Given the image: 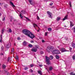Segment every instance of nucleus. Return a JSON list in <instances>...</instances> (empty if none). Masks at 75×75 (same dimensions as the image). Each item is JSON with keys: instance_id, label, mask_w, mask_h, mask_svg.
I'll use <instances>...</instances> for the list:
<instances>
[{"instance_id": "nucleus-1", "label": "nucleus", "mask_w": 75, "mask_h": 75, "mask_svg": "<svg viewBox=\"0 0 75 75\" xmlns=\"http://www.w3.org/2000/svg\"><path fill=\"white\" fill-rule=\"evenodd\" d=\"M23 33L26 35L28 36V37H29L30 38H31L32 39H33L35 37V36H34V34H32V33L30 32V31L27 30L25 29L23 30Z\"/></svg>"}, {"instance_id": "nucleus-2", "label": "nucleus", "mask_w": 75, "mask_h": 75, "mask_svg": "<svg viewBox=\"0 0 75 75\" xmlns=\"http://www.w3.org/2000/svg\"><path fill=\"white\" fill-rule=\"evenodd\" d=\"M53 50H54V47L51 46H49L47 47V48L46 49V51L50 53Z\"/></svg>"}, {"instance_id": "nucleus-3", "label": "nucleus", "mask_w": 75, "mask_h": 75, "mask_svg": "<svg viewBox=\"0 0 75 75\" xmlns=\"http://www.w3.org/2000/svg\"><path fill=\"white\" fill-rule=\"evenodd\" d=\"M45 59L46 62L47 64V65H50V64H51V62H50V58L46 56L45 57Z\"/></svg>"}, {"instance_id": "nucleus-4", "label": "nucleus", "mask_w": 75, "mask_h": 75, "mask_svg": "<svg viewBox=\"0 0 75 75\" xmlns=\"http://www.w3.org/2000/svg\"><path fill=\"white\" fill-rule=\"evenodd\" d=\"M52 52L53 54H60V52L58 50H55L52 51Z\"/></svg>"}, {"instance_id": "nucleus-5", "label": "nucleus", "mask_w": 75, "mask_h": 75, "mask_svg": "<svg viewBox=\"0 0 75 75\" xmlns=\"http://www.w3.org/2000/svg\"><path fill=\"white\" fill-rule=\"evenodd\" d=\"M47 14L48 15V17H49L51 18H52V13L49 11H47Z\"/></svg>"}, {"instance_id": "nucleus-6", "label": "nucleus", "mask_w": 75, "mask_h": 75, "mask_svg": "<svg viewBox=\"0 0 75 75\" xmlns=\"http://www.w3.org/2000/svg\"><path fill=\"white\" fill-rule=\"evenodd\" d=\"M60 51H61L62 52H68L69 51L66 50L64 48H62L60 49Z\"/></svg>"}, {"instance_id": "nucleus-7", "label": "nucleus", "mask_w": 75, "mask_h": 75, "mask_svg": "<svg viewBox=\"0 0 75 75\" xmlns=\"http://www.w3.org/2000/svg\"><path fill=\"white\" fill-rule=\"evenodd\" d=\"M31 51H32L33 52H37V50L36 49V48L35 47H33Z\"/></svg>"}, {"instance_id": "nucleus-8", "label": "nucleus", "mask_w": 75, "mask_h": 75, "mask_svg": "<svg viewBox=\"0 0 75 75\" xmlns=\"http://www.w3.org/2000/svg\"><path fill=\"white\" fill-rule=\"evenodd\" d=\"M11 43L10 42L7 45H6V48H9V47H11Z\"/></svg>"}, {"instance_id": "nucleus-9", "label": "nucleus", "mask_w": 75, "mask_h": 75, "mask_svg": "<svg viewBox=\"0 0 75 75\" xmlns=\"http://www.w3.org/2000/svg\"><path fill=\"white\" fill-rule=\"evenodd\" d=\"M70 27L71 28V27L74 26V23H72V21H70Z\"/></svg>"}, {"instance_id": "nucleus-10", "label": "nucleus", "mask_w": 75, "mask_h": 75, "mask_svg": "<svg viewBox=\"0 0 75 75\" xmlns=\"http://www.w3.org/2000/svg\"><path fill=\"white\" fill-rule=\"evenodd\" d=\"M10 3L12 5V7H16V6L14 5V4H13V2H12V1H10Z\"/></svg>"}, {"instance_id": "nucleus-11", "label": "nucleus", "mask_w": 75, "mask_h": 75, "mask_svg": "<svg viewBox=\"0 0 75 75\" xmlns=\"http://www.w3.org/2000/svg\"><path fill=\"white\" fill-rule=\"evenodd\" d=\"M67 18H68V15L66 16L63 20L64 21V20H67Z\"/></svg>"}, {"instance_id": "nucleus-12", "label": "nucleus", "mask_w": 75, "mask_h": 75, "mask_svg": "<svg viewBox=\"0 0 75 75\" xmlns=\"http://www.w3.org/2000/svg\"><path fill=\"white\" fill-rule=\"evenodd\" d=\"M6 66L4 64H3L2 65V68L4 69H6Z\"/></svg>"}, {"instance_id": "nucleus-13", "label": "nucleus", "mask_w": 75, "mask_h": 75, "mask_svg": "<svg viewBox=\"0 0 75 75\" xmlns=\"http://www.w3.org/2000/svg\"><path fill=\"white\" fill-rule=\"evenodd\" d=\"M28 1L29 2L30 4L33 5V0H28Z\"/></svg>"}, {"instance_id": "nucleus-14", "label": "nucleus", "mask_w": 75, "mask_h": 75, "mask_svg": "<svg viewBox=\"0 0 75 75\" xmlns=\"http://www.w3.org/2000/svg\"><path fill=\"white\" fill-rule=\"evenodd\" d=\"M55 57H56V59H59V55H56Z\"/></svg>"}, {"instance_id": "nucleus-15", "label": "nucleus", "mask_w": 75, "mask_h": 75, "mask_svg": "<svg viewBox=\"0 0 75 75\" xmlns=\"http://www.w3.org/2000/svg\"><path fill=\"white\" fill-rule=\"evenodd\" d=\"M25 11L22 10L21 11V14H25Z\"/></svg>"}, {"instance_id": "nucleus-16", "label": "nucleus", "mask_w": 75, "mask_h": 75, "mask_svg": "<svg viewBox=\"0 0 75 75\" xmlns=\"http://www.w3.org/2000/svg\"><path fill=\"white\" fill-rule=\"evenodd\" d=\"M53 56H52V55H51L49 57L50 59L51 60H52V59H53Z\"/></svg>"}, {"instance_id": "nucleus-17", "label": "nucleus", "mask_w": 75, "mask_h": 75, "mask_svg": "<svg viewBox=\"0 0 75 75\" xmlns=\"http://www.w3.org/2000/svg\"><path fill=\"white\" fill-rule=\"evenodd\" d=\"M1 40H0V42L2 43V39H3V38L2 37V35H1Z\"/></svg>"}, {"instance_id": "nucleus-18", "label": "nucleus", "mask_w": 75, "mask_h": 75, "mask_svg": "<svg viewBox=\"0 0 75 75\" xmlns=\"http://www.w3.org/2000/svg\"><path fill=\"white\" fill-rule=\"evenodd\" d=\"M4 51H1V55H4Z\"/></svg>"}, {"instance_id": "nucleus-19", "label": "nucleus", "mask_w": 75, "mask_h": 75, "mask_svg": "<svg viewBox=\"0 0 75 75\" xmlns=\"http://www.w3.org/2000/svg\"><path fill=\"white\" fill-rule=\"evenodd\" d=\"M28 46L29 48H32V47H33V45L31 44H29Z\"/></svg>"}, {"instance_id": "nucleus-20", "label": "nucleus", "mask_w": 75, "mask_h": 75, "mask_svg": "<svg viewBox=\"0 0 75 75\" xmlns=\"http://www.w3.org/2000/svg\"><path fill=\"white\" fill-rule=\"evenodd\" d=\"M1 51H4V47L2 46L1 48Z\"/></svg>"}, {"instance_id": "nucleus-21", "label": "nucleus", "mask_w": 75, "mask_h": 75, "mask_svg": "<svg viewBox=\"0 0 75 75\" xmlns=\"http://www.w3.org/2000/svg\"><path fill=\"white\" fill-rule=\"evenodd\" d=\"M33 25L34 28H35V26H36V27H38V25H37V24L34 23L33 24Z\"/></svg>"}, {"instance_id": "nucleus-22", "label": "nucleus", "mask_w": 75, "mask_h": 75, "mask_svg": "<svg viewBox=\"0 0 75 75\" xmlns=\"http://www.w3.org/2000/svg\"><path fill=\"white\" fill-rule=\"evenodd\" d=\"M23 44L24 45H27V42L25 41H24L23 42Z\"/></svg>"}, {"instance_id": "nucleus-23", "label": "nucleus", "mask_w": 75, "mask_h": 75, "mask_svg": "<svg viewBox=\"0 0 75 75\" xmlns=\"http://www.w3.org/2000/svg\"><path fill=\"white\" fill-rule=\"evenodd\" d=\"M38 73L40 74V75H42V72L41 71H38Z\"/></svg>"}, {"instance_id": "nucleus-24", "label": "nucleus", "mask_w": 75, "mask_h": 75, "mask_svg": "<svg viewBox=\"0 0 75 75\" xmlns=\"http://www.w3.org/2000/svg\"><path fill=\"white\" fill-rule=\"evenodd\" d=\"M71 45L73 48H75V44L74 43H72L71 44Z\"/></svg>"}, {"instance_id": "nucleus-25", "label": "nucleus", "mask_w": 75, "mask_h": 75, "mask_svg": "<svg viewBox=\"0 0 75 75\" xmlns=\"http://www.w3.org/2000/svg\"><path fill=\"white\" fill-rule=\"evenodd\" d=\"M48 31H51L52 30V29L51 28H48Z\"/></svg>"}, {"instance_id": "nucleus-26", "label": "nucleus", "mask_w": 75, "mask_h": 75, "mask_svg": "<svg viewBox=\"0 0 75 75\" xmlns=\"http://www.w3.org/2000/svg\"><path fill=\"white\" fill-rule=\"evenodd\" d=\"M61 19L60 17H57V21H59V20Z\"/></svg>"}, {"instance_id": "nucleus-27", "label": "nucleus", "mask_w": 75, "mask_h": 75, "mask_svg": "<svg viewBox=\"0 0 75 75\" xmlns=\"http://www.w3.org/2000/svg\"><path fill=\"white\" fill-rule=\"evenodd\" d=\"M25 18L26 20H28V21H31V20H30L29 19V18H27L26 17H25Z\"/></svg>"}, {"instance_id": "nucleus-28", "label": "nucleus", "mask_w": 75, "mask_h": 75, "mask_svg": "<svg viewBox=\"0 0 75 75\" xmlns=\"http://www.w3.org/2000/svg\"><path fill=\"white\" fill-rule=\"evenodd\" d=\"M4 29H2L1 31V33L2 34H3V33H4Z\"/></svg>"}, {"instance_id": "nucleus-29", "label": "nucleus", "mask_w": 75, "mask_h": 75, "mask_svg": "<svg viewBox=\"0 0 75 75\" xmlns=\"http://www.w3.org/2000/svg\"><path fill=\"white\" fill-rule=\"evenodd\" d=\"M69 5L70 6V7H72V5H71V1H69Z\"/></svg>"}, {"instance_id": "nucleus-30", "label": "nucleus", "mask_w": 75, "mask_h": 75, "mask_svg": "<svg viewBox=\"0 0 75 75\" xmlns=\"http://www.w3.org/2000/svg\"><path fill=\"white\" fill-rule=\"evenodd\" d=\"M70 75H75V74L73 73V72H71L70 73Z\"/></svg>"}, {"instance_id": "nucleus-31", "label": "nucleus", "mask_w": 75, "mask_h": 75, "mask_svg": "<svg viewBox=\"0 0 75 75\" xmlns=\"http://www.w3.org/2000/svg\"><path fill=\"white\" fill-rule=\"evenodd\" d=\"M35 48L37 49H38V48H39V46H38V45H35Z\"/></svg>"}, {"instance_id": "nucleus-32", "label": "nucleus", "mask_w": 75, "mask_h": 75, "mask_svg": "<svg viewBox=\"0 0 75 75\" xmlns=\"http://www.w3.org/2000/svg\"><path fill=\"white\" fill-rule=\"evenodd\" d=\"M28 69V67H25L24 68L25 70H27V69Z\"/></svg>"}, {"instance_id": "nucleus-33", "label": "nucleus", "mask_w": 75, "mask_h": 75, "mask_svg": "<svg viewBox=\"0 0 75 75\" xmlns=\"http://www.w3.org/2000/svg\"><path fill=\"white\" fill-rule=\"evenodd\" d=\"M34 65V64H32L30 65V66L31 67H33Z\"/></svg>"}, {"instance_id": "nucleus-34", "label": "nucleus", "mask_w": 75, "mask_h": 75, "mask_svg": "<svg viewBox=\"0 0 75 75\" xmlns=\"http://www.w3.org/2000/svg\"><path fill=\"white\" fill-rule=\"evenodd\" d=\"M52 69V67H50L49 68V70L50 71H51Z\"/></svg>"}, {"instance_id": "nucleus-35", "label": "nucleus", "mask_w": 75, "mask_h": 75, "mask_svg": "<svg viewBox=\"0 0 75 75\" xmlns=\"http://www.w3.org/2000/svg\"><path fill=\"white\" fill-rule=\"evenodd\" d=\"M72 58H73V59H74V60H75V55H74L73 56Z\"/></svg>"}, {"instance_id": "nucleus-36", "label": "nucleus", "mask_w": 75, "mask_h": 75, "mask_svg": "<svg viewBox=\"0 0 75 75\" xmlns=\"http://www.w3.org/2000/svg\"><path fill=\"white\" fill-rule=\"evenodd\" d=\"M9 33H11V32H12V30H11V29H9Z\"/></svg>"}, {"instance_id": "nucleus-37", "label": "nucleus", "mask_w": 75, "mask_h": 75, "mask_svg": "<svg viewBox=\"0 0 75 75\" xmlns=\"http://www.w3.org/2000/svg\"><path fill=\"white\" fill-rule=\"evenodd\" d=\"M40 54H44V52L42 51H41L40 52Z\"/></svg>"}, {"instance_id": "nucleus-38", "label": "nucleus", "mask_w": 75, "mask_h": 75, "mask_svg": "<svg viewBox=\"0 0 75 75\" xmlns=\"http://www.w3.org/2000/svg\"><path fill=\"white\" fill-rule=\"evenodd\" d=\"M74 33H75V27L74 26L73 28Z\"/></svg>"}, {"instance_id": "nucleus-39", "label": "nucleus", "mask_w": 75, "mask_h": 75, "mask_svg": "<svg viewBox=\"0 0 75 75\" xmlns=\"http://www.w3.org/2000/svg\"><path fill=\"white\" fill-rule=\"evenodd\" d=\"M20 17H21V18L23 19V16H22V15H21V13H20Z\"/></svg>"}, {"instance_id": "nucleus-40", "label": "nucleus", "mask_w": 75, "mask_h": 75, "mask_svg": "<svg viewBox=\"0 0 75 75\" xmlns=\"http://www.w3.org/2000/svg\"><path fill=\"white\" fill-rule=\"evenodd\" d=\"M47 34H48V33H45V36H47Z\"/></svg>"}, {"instance_id": "nucleus-41", "label": "nucleus", "mask_w": 75, "mask_h": 75, "mask_svg": "<svg viewBox=\"0 0 75 75\" xmlns=\"http://www.w3.org/2000/svg\"><path fill=\"white\" fill-rule=\"evenodd\" d=\"M21 40V38L20 37H18V40Z\"/></svg>"}, {"instance_id": "nucleus-42", "label": "nucleus", "mask_w": 75, "mask_h": 75, "mask_svg": "<svg viewBox=\"0 0 75 75\" xmlns=\"http://www.w3.org/2000/svg\"><path fill=\"white\" fill-rule=\"evenodd\" d=\"M37 19L38 20H40V18L38 16H37Z\"/></svg>"}, {"instance_id": "nucleus-43", "label": "nucleus", "mask_w": 75, "mask_h": 75, "mask_svg": "<svg viewBox=\"0 0 75 75\" xmlns=\"http://www.w3.org/2000/svg\"><path fill=\"white\" fill-rule=\"evenodd\" d=\"M30 42H31V43H34V42L33 40H31L30 41Z\"/></svg>"}, {"instance_id": "nucleus-44", "label": "nucleus", "mask_w": 75, "mask_h": 75, "mask_svg": "<svg viewBox=\"0 0 75 75\" xmlns=\"http://www.w3.org/2000/svg\"><path fill=\"white\" fill-rule=\"evenodd\" d=\"M10 19L11 20H12V19H13V17H10Z\"/></svg>"}, {"instance_id": "nucleus-45", "label": "nucleus", "mask_w": 75, "mask_h": 75, "mask_svg": "<svg viewBox=\"0 0 75 75\" xmlns=\"http://www.w3.org/2000/svg\"><path fill=\"white\" fill-rule=\"evenodd\" d=\"M16 58L17 59H18V56H17L16 57Z\"/></svg>"}, {"instance_id": "nucleus-46", "label": "nucleus", "mask_w": 75, "mask_h": 75, "mask_svg": "<svg viewBox=\"0 0 75 75\" xmlns=\"http://www.w3.org/2000/svg\"><path fill=\"white\" fill-rule=\"evenodd\" d=\"M39 67H42V66H43V65L42 64H40V65H39Z\"/></svg>"}, {"instance_id": "nucleus-47", "label": "nucleus", "mask_w": 75, "mask_h": 75, "mask_svg": "<svg viewBox=\"0 0 75 75\" xmlns=\"http://www.w3.org/2000/svg\"><path fill=\"white\" fill-rule=\"evenodd\" d=\"M30 72L33 73V70H32L31 69Z\"/></svg>"}, {"instance_id": "nucleus-48", "label": "nucleus", "mask_w": 75, "mask_h": 75, "mask_svg": "<svg viewBox=\"0 0 75 75\" xmlns=\"http://www.w3.org/2000/svg\"><path fill=\"white\" fill-rule=\"evenodd\" d=\"M10 60V57H8V62H9V60Z\"/></svg>"}, {"instance_id": "nucleus-49", "label": "nucleus", "mask_w": 75, "mask_h": 75, "mask_svg": "<svg viewBox=\"0 0 75 75\" xmlns=\"http://www.w3.org/2000/svg\"><path fill=\"white\" fill-rule=\"evenodd\" d=\"M14 50V48H13L12 50H11V51L12 52H13V51Z\"/></svg>"}, {"instance_id": "nucleus-50", "label": "nucleus", "mask_w": 75, "mask_h": 75, "mask_svg": "<svg viewBox=\"0 0 75 75\" xmlns=\"http://www.w3.org/2000/svg\"><path fill=\"white\" fill-rule=\"evenodd\" d=\"M53 4V3H51L50 4V6H52V5Z\"/></svg>"}, {"instance_id": "nucleus-51", "label": "nucleus", "mask_w": 75, "mask_h": 75, "mask_svg": "<svg viewBox=\"0 0 75 75\" xmlns=\"http://www.w3.org/2000/svg\"><path fill=\"white\" fill-rule=\"evenodd\" d=\"M69 50H70V51H71L72 50V48H71V47H69Z\"/></svg>"}, {"instance_id": "nucleus-52", "label": "nucleus", "mask_w": 75, "mask_h": 75, "mask_svg": "<svg viewBox=\"0 0 75 75\" xmlns=\"http://www.w3.org/2000/svg\"><path fill=\"white\" fill-rule=\"evenodd\" d=\"M4 72H7V70L6 69V70H4Z\"/></svg>"}, {"instance_id": "nucleus-53", "label": "nucleus", "mask_w": 75, "mask_h": 75, "mask_svg": "<svg viewBox=\"0 0 75 75\" xmlns=\"http://www.w3.org/2000/svg\"><path fill=\"white\" fill-rule=\"evenodd\" d=\"M3 21H4L5 20V17H4L2 20Z\"/></svg>"}, {"instance_id": "nucleus-54", "label": "nucleus", "mask_w": 75, "mask_h": 75, "mask_svg": "<svg viewBox=\"0 0 75 75\" xmlns=\"http://www.w3.org/2000/svg\"><path fill=\"white\" fill-rule=\"evenodd\" d=\"M42 42H44V41H45V40H42Z\"/></svg>"}, {"instance_id": "nucleus-55", "label": "nucleus", "mask_w": 75, "mask_h": 75, "mask_svg": "<svg viewBox=\"0 0 75 75\" xmlns=\"http://www.w3.org/2000/svg\"><path fill=\"white\" fill-rule=\"evenodd\" d=\"M48 0H44V1H47Z\"/></svg>"}, {"instance_id": "nucleus-56", "label": "nucleus", "mask_w": 75, "mask_h": 75, "mask_svg": "<svg viewBox=\"0 0 75 75\" xmlns=\"http://www.w3.org/2000/svg\"><path fill=\"white\" fill-rule=\"evenodd\" d=\"M7 75H10V74H9V73H8L7 74Z\"/></svg>"}, {"instance_id": "nucleus-57", "label": "nucleus", "mask_w": 75, "mask_h": 75, "mask_svg": "<svg viewBox=\"0 0 75 75\" xmlns=\"http://www.w3.org/2000/svg\"><path fill=\"white\" fill-rule=\"evenodd\" d=\"M13 21H16V20L15 19H14V20H13Z\"/></svg>"}, {"instance_id": "nucleus-58", "label": "nucleus", "mask_w": 75, "mask_h": 75, "mask_svg": "<svg viewBox=\"0 0 75 75\" xmlns=\"http://www.w3.org/2000/svg\"><path fill=\"white\" fill-rule=\"evenodd\" d=\"M68 40V38H67L66 40Z\"/></svg>"}, {"instance_id": "nucleus-59", "label": "nucleus", "mask_w": 75, "mask_h": 75, "mask_svg": "<svg viewBox=\"0 0 75 75\" xmlns=\"http://www.w3.org/2000/svg\"><path fill=\"white\" fill-rule=\"evenodd\" d=\"M32 75H35V74H32Z\"/></svg>"}, {"instance_id": "nucleus-60", "label": "nucleus", "mask_w": 75, "mask_h": 75, "mask_svg": "<svg viewBox=\"0 0 75 75\" xmlns=\"http://www.w3.org/2000/svg\"><path fill=\"white\" fill-rule=\"evenodd\" d=\"M12 20V19H11L10 21H11V22L12 21V20Z\"/></svg>"}, {"instance_id": "nucleus-61", "label": "nucleus", "mask_w": 75, "mask_h": 75, "mask_svg": "<svg viewBox=\"0 0 75 75\" xmlns=\"http://www.w3.org/2000/svg\"><path fill=\"white\" fill-rule=\"evenodd\" d=\"M14 45H16V43L14 44Z\"/></svg>"}, {"instance_id": "nucleus-62", "label": "nucleus", "mask_w": 75, "mask_h": 75, "mask_svg": "<svg viewBox=\"0 0 75 75\" xmlns=\"http://www.w3.org/2000/svg\"><path fill=\"white\" fill-rule=\"evenodd\" d=\"M64 27H67V26L66 25H64Z\"/></svg>"}, {"instance_id": "nucleus-63", "label": "nucleus", "mask_w": 75, "mask_h": 75, "mask_svg": "<svg viewBox=\"0 0 75 75\" xmlns=\"http://www.w3.org/2000/svg\"><path fill=\"white\" fill-rule=\"evenodd\" d=\"M38 28L39 30H40V28H39V27H38Z\"/></svg>"}, {"instance_id": "nucleus-64", "label": "nucleus", "mask_w": 75, "mask_h": 75, "mask_svg": "<svg viewBox=\"0 0 75 75\" xmlns=\"http://www.w3.org/2000/svg\"><path fill=\"white\" fill-rule=\"evenodd\" d=\"M38 32H39V30H38Z\"/></svg>"}]
</instances>
